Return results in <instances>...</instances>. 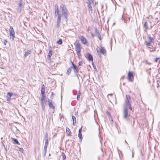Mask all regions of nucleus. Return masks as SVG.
<instances>
[{
    "instance_id": "nucleus-1",
    "label": "nucleus",
    "mask_w": 160,
    "mask_h": 160,
    "mask_svg": "<svg viewBox=\"0 0 160 160\" xmlns=\"http://www.w3.org/2000/svg\"><path fill=\"white\" fill-rule=\"evenodd\" d=\"M126 99L125 101V103L124 104V109L123 111V117L124 119L127 121H128L130 118V116L129 115L128 112V108H129L131 110H132L131 105V98L129 95H126Z\"/></svg>"
},
{
    "instance_id": "nucleus-2",
    "label": "nucleus",
    "mask_w": 160,
    "mask_h": 160,
    "mask_svg": "<svg viewBox=\"0 0 160 160\" xmlns=\"http://www.w3.org/2000/svg\"><path fill=\"white\" fill-rule=\"evenodd\" d=\"M60 8L61 9L62 15L65 21H68V17L69 15V12L65 6L63 4L60 5Z\"/></svg>"
},
{
    "instance_id": "nucleus-3",
    "label": "nucleus",
    "mask_w": 160,
    "mask_h": 160,
    "mask_svg": "<svg viewBox=\"0 0 160 160\" xmlns=\"http://www.w3.org/2000/svg\"><path fill=\"white\" fill-rule=\"evenodd\" d=\"M54 15L55 17L57 16L56 27L58 28L60 25L61 19V15L59 13V12H55Z\"/></svg>"
},
{
    "instance_id": "nucleus-4",
    "label": "nucleus",
    "mask_w": 160,
    "mask_h": 160,
    "mask_svg": "<svg viewBox=\"0 0 160 160\" xmlns=\"http://www.w3.org/2000/svg\"><path fill=\"white\" fill-rule=\"evenodd\" d=\"M75 46V49L76 51H81V47L78 40H76L75 43L74 44Z\"/></svg>"
},
{
    "instance_id": "nucleus-5",
    "label": "nucleus",
    "mask_w": 160,
    "mask_h": 160,
    "mask_svg": "<svg viewBox=\"0 0 160 160\" xmlns=\"http://www.w3.org/2000/svg\"><path fill=\"white\" fill-rule=\"evenodd\" d=\"M128 80L130 82H132L133 80V75L132 72H129L128 74Z\"/></svg>"
},
{
    "instance_id": "nucleus-6",
    "label": "nucleus",
    "mask_w": 160,
    "mask_h": 160,
    "mask_svg": "<svg viewBox=\"0 0 160 160\" xmlns=\"http://www.w3.org/2000/svg\"><path fill=\"white\" fill-rule=\"evenodd\" d=\"M80 39L82 43L86 45L88 43L86 39L83 36H81L80 37Z\"/></svg>"
},
{
    "instance_id": "nucleus-7",
    "label": "nucleus",
    "mask_w": 160,
    "mask_h": 160,
    "mask_svg": "<svg viewBox=\"0 0 160 160\" xmlns=\"http://www.w3.org/2000/svg\"><path fill=\"white\" fill-rule=\"evenodd\" d=\"M72 65V67H71V68H73L75 72L77 73L78 71V69L77 66L75 65L72 62H71Z\"/></svg>"
},
{
    "instance_id": "nucleus-8",
    "label": "nucleus",
    "mask_w": 160,
    "mask_h": 160,
    "mask_svg": "<svg viewBox=\"0 0 160 160\" xmlns=\"http://www.w3.org/2000/svg\"><path fill=\"white\" fill-rule=\"evenodd\" d=\"M13 93L8 92L7 93V99L8 101H10L11 99V97L13 96Z\"/></svg>"
},
{
    "instance_id": "nucleus-9",
    "label": "nucleus",
    "mask_w": 160,
    "mask_h": 160,
    "mask_svg": "<svg viewBox=\"0 0 160 160\" xmlns=\"http://www.w3.org/2000/svg\"><path fill=\"white\" fill-rule=\"evenodd\" d=\"M86 57L88 59L89 61H93V58L91 54L88 53L86 54Z\"/></svg>"
},
{
    "instance_id": "nucleus-10",
    "label": "nucleus",
    "mask_w": 160,
    "mask_h": 160,
    "mask_svg": "<svg viewBox=\"0 0 160 160\" xmlns=\"http://www.w3.org/2000/svg\"><path fill=\"white\" fill-rule=\"evenodd\" d=\"M48 104L50 108H52L53 109H55V106L52 103V100H49L48 101Z\"/></svg>"
},
{
    "instance_id": "nucleus-11",
    "label": "nucleus",
    "mask_w": 160,
    "mask_h": 160,
    "mask_svg": "<svg viewBox=\"0 0 160 160\" xmlns=\"http://www.w3.org/2000/svg\"><path fill=\"white\" fill-rule=\"evenodd\" d=\"M15 32H10V37L11 39H12V40H14L15 36Z\"/></svg>"
},
{
    "instance_id": "nucleus-12",
    "label": "nucleus",
    "mask_w": 160,
    "mask_h": 160,
    "mask_svg": "<svg viewBox=\"0 0 160 160\" xmlns=\"http://www.w3.org/2000/svg\"><path fill=\"white\" fill-rule=\"evenodd\" d=\"M95 31L96 34V35L97 36V37H98V38L100 40H101V36L99 33V32L98 31V30H97V29L96 28L95 29Z\"/></svg>"
},
{
    "instance_id": "nucleus-13",
    "label": "nucleus",
    "mask_w": 160,
    "mask_h": 160,
    "mask_svg": "<svg viewBox=\"0 0 160 160\" xmlns=\"http://www.w3.org/2000/svg\"><path fill=\"white\" fill-rule=\"evenodd\" d=\"M100 51L103 55H106V51L102 47H101Z\"/></svg>"
},
{
    "instance_id": "nucleus-14",
    "label": "nucleus",
    "mask_w": 160,
    "mask_h": 160,
    "mask_svg": "<svg viewBox=\"0 0 160 160\" xmlns=\"http://www.w3.org/2000/svg\"><path fill=\"white\" fill-rule=\"evenodd\" d=\"M66 131L68 136H71L70 130L68 128H66Z\"/></svg>"
},
{
    "instance_id": "nucleus-15",
    "label": "nucleus",
    "mask_w": 160,
    "mask_h": 160,
    "mask_svg": "<svg viewBox=\"0 0 160 160\" xmlns=\"http://www.w3.org/2000/svg\"><path fill=\"white\" fill-rule=\"evenodd\" d=\"M52 54V50L49 51V52L48 55V59H50L51 56Z\"/></svg>"
},
{
    "instance_id": "nucleus-16",
    "label": "nucleus",
    "mask_w": 160,
    "mask_h": 160,
    "mask_svg": "<svg viewBox=\"0 0 160 160\" xmlns=\"http://www.w3.org/2000/svg\"><path fill=\"white\" fill-rule=\"evenodd\" d=\"M41 105L42 106V107H44V103L46 101V99L44 98H41Z\"/></svg>"
},
{
    "instance_id": "nucleus-17",
    "label": "nucleus",
    "mask_w": 160,
    "mask_h": 160,
    "mask_svg": "<svg viewBox=\"0 0 160 160\" xmlns=\"http://www.w3.org/2000/svg\"><path fill=\"white\" fill-rule=\"evenodd\" d=\"M32 52L31 50H28L27 52L25 53L24 55V57H26L29 54H30Z\"/></svg>"
},
{
    "instance_id": "nucleus-18",
    "label": "nucleus",
    "mask_w": 160,
    "mask_h": 160,
    "mask_svg": "<svg viewBox=\"0 0 160 160\" xmlns=\"http://www.w3.org/2000/svg\"><path fill=\"white\" fill-rule=\"evenodd\" d=\"M45 92V87L43 85L42 87L41 93L42 94L44 93Z\"/></svg>"
},
{
    "instance_id": "nucleus-19",
    "label": "nucleus",
    "mask_w": 160,
    "mask_h": 160,
    "mask_svg": "<svg viewBox=\"0 0 160 160\" xmlns=\"http://www.w3.org/2000/svg\"><path fill=\"white\" fill-rule=\"evenodd\" d=\"M72 119L73 121V124L74 126L75 125V123L76 122V118L74 116H72Z\"/></svg>"
},
{
    "instance_id": "nucleus-20",
    "label": "nucleus",
    "mask_w": 160,
    "mask_h": 160,
    "mask_svg": "<svg viewBox=\"0 0 160 160\" xmlns=\"http://www.w3.org/2000/svg\"><path fill=\"white\" fill-rule=\"evenodd\" d=\"M55 12H59L58 7L57 4L55 5Z\"/></svg>"
},
{
    "instance_id": "nucleus-21",
    "label": "nucleus",
    "mask_w": 160,
    "mask_h": 160,
    "mask_svg": "<svg viewBox=\"0 0 160 160\" xmlns=\"http://www.w3.org/2000/svg\"><path fill=\"white\" fill-rule=\"evenodd\" d=\"M144 27L146 30H145V31L146 32V30L148 29V24L146 22H145Z\"/></svg>"
},
{
    "instance_id": "nucleus-22",
    "label": "nucleus",
    "mask_w": 160,
    "mask_h": 160,
    "mask_svg": "<svg viewBox=\"0 0 160 160\" xmlns=\"http://www.w3.org/2000/svg\"><path fill=\"white\" fill-rule=\"evenodd\" d=\"M12 141H13L15 143H16L18 145L20 144L19 143V142H18V140L17 139L14 138H12Z\"/></svg>"
},
{
    "instance_id": "nucleus-23",
    "label": "nucleus",
    "mask_w": 160,
    "mask_h": 160,
    "mask_svg": "<svg viewBox=\"0 0 160 160\" xmlns=\"http://www.w3.org/2000/svg\"><path fill=\"white\" fill-rule=\"evenodd\" d=\"M148 48L151 49V50H150L151 52H152L155 50L156 49V47H153V46H152V47H149Z\"/></svg>"
},
{
    "instance_id": "nucleus-24",
    "label": "nucleus",
    "mask_w": 160,
    "mask_h": 160,
    "mask_svg": "<svg viewBox=\"0 0 160 160\" xmlns=\"http://www.w3.org/2000/svg\"><path fill=\"white\" fill-rule=\"evenodd\" d=\"M78 137H79L80 142L82 141V133H78Z\"/></svg>"
},
{
    "instance_id": "nucleus-25",
    "label": "nucleus",
    "mask_w": 160,
    "mask_h": 160,
    "mask_svg": "<svg viewBox=\"0 0 160 160\" xmlns=\"http://www.w3.org/2000/svg\"><path fill=\"white\" fill-rule=\"evenodd\" d=\"M71 68L68 69L67 70V73L68 75H69L71 73Z\"/></svg>"
},
{
    "instance_id": "nucleus-26",
    "label": "nucleus",
    "mask_w": 160,
    "mask_h": 160,
    "mask_svg": "<svg viewBox=\"0 0 160 160\" xmlns=\"http://www.w3.org/2000/svg\"><path fill=\"white\" fill-rule=\"evenodd\" d=\"M23 5V3H22V0H19V7H22Z\"/></svg>"
},
{
    "instance_id": "nucleus-27",
    "label": "nucleus",
    "mask_w": 160,
    "mask_h": 160,
    "mask_svg": "<svg viewBox=\"0 0 160 160\" xmlns=\"http://www.w3.org/2000/svg\"><path fill=\"white\" fill-rule=\"evenodd\" d=\"M57 43L59 44H61L62 43V39H60L57 42Z\"/></svg>"
},
{
    "instance_id": "nucleus-28",
    "label": "nucleus",
    "mask_w": 160,
    "mask_h": 160,
    "mask_svg": "<svg viewBox=\"0 0 160 160\" xmlns=\"http://www.w3.org/2000/svg\"><path fill=\"white\" fill-rule=\"evenodd\" d=\"M9 32H14V30L12 27H10V28L9 29Z\"/></svg>"
},
{
    "instance_id": "nucleus-29",
    "label": "nucleus",
    "mask_w": 160,
    "mask_h": 160,
    "mask_svg": "<svg viewBox=\"0 0 160 160\" xmlns=\"http://www.w3.org/2000/svg\"><path fill=\"white\" fill-rule=\"evenodd\" d=\"M79 92L78 93L77 96V99L79 100L80 98V97L81 95V93L80 91H79Z\"/></svg>"
},
{
    "instance_id": "nucleus-30",
    "label": "nucleus",
    "mask_w": 160,
    "mask_h": 160,
    "mask_svg": "<svg viewBox=\"0 0 160 160\" xmlns=\"http://www.w3.org/2000/svg\"><path fill=\"white\" fill-rule=\"evenodd\" d=\"M97 51L98 52V54L99 56L100 57L101 56L102 53L98 49H97Z\"/></svg>"
},
{
    "instance_id": "nucleus-31",
    "label": "nucleus",
    "mask_w": 160,
    "mask_h": 160,
    "mask_svg": "<svg viewBox=\"0 0 160 160\" xmlns=\"http://www.w3.org/2000/svg\"><path fill=\"white\" fill-rule=\"evenodd\" d=\"M92 3H90L88 2V7L89 8V9H90L91 11H92V8L91 6V4Z\"/></svg>"
},
{
    "instance_id": "nucleus-32",
    "label": "nucleus",
    "mask_w": 160,
    "mask_h": 160,
    "mask_svg": "<svg viewBox=\"0 0 160 160\" xmlns=\"http://www.w3.org/2000/svg\"><path fill=\"white\" fill-rule=\"evenodd\" d=\"M62 157L63 160H65V159L66 158V156L63 153H62Z\"/></svg>"
},
{
    "instance_id": "nucleus-33",
    "label": "nucleus",
    "mask_w": 160,
    "mask_h": 160,
    "mask_svg": "<svg viewBox=\"0 0 160 160\" xmlns=\"http://www.w3.org/2000/svg\"><path fill=\"white\" fill-rule=\"evenodd\" d=\"M45 145L48 146V139H45Z\"/></svg>"
},
{
    "instance_id": "nucleus-34",
    "label": "nucleus",
    "mask_w": 160,
    "mask_h": 160,
    "mask_svg": "<svg viewBox=\"0 0 160 160\" xmlns=\"http://www.w3.org/2000/svg\"><path fill=\"white\" fill-rule=\"evenodd\" d=\"M47 145H45L44 147V152H45V153L46 152V151H47Z\"/></svg>"
},
{
    "instance_id": "nucleus-35",
    "label": "nucleus",
    "mask_w": 160,
    "mask_h": 160,
    "mask_svg": "<svg viewBox=\"0 0 160 160\" xmlns=\"http://www.w3.org/2000/svg\"><path fill=\"white\" fill-rule=\"evenodd\" d=\"M80 52H81V51H76L78 57H79L80 56Z\"/></svg>"
},
{
    "instance_id": "nucleus-36",
    "label": "nucleus",
    "mask_w": 160,
    "mask_h": 160,
    "mask_svg": "<svg viewBox=\"0 0 160 160\" xmlns=\"http://www.w3.org/2000/svg\"><path fill=\"white\" fill-rule=\"evenodd\" d=\"M149 40H150V42H152L153 41V40L152 38L150 36H149Z\"/></svg>"
},
{
    "instance_id": "nucleus-37",
    "label": "nucleus",
    "mask_w": 160,
    "mask_h": 160,
    "mask_svg": "<svg viewBox=\"0 0 160 160\" xmlns=\"http://www.w3.org/2000/svg\"><path fill=\"white\" fill-rule=\"evenodd\" d=\"M88 1L90 3H93V0H88Z\"/></svg>"
},
{
    "instance_id": "nucleus-38",
    "label": "nucleus",
    "mask_w": 160,
    "mask_h": 160,
    "mask_svg": "<svg viewBox=\"0 0 160 160\" xmlns=\"http://www.w3.org/2000/svg\"><path fill=\"white\" fill-rule=\"evenodd\" d=\"M44 93L42 94V96L41 98H44L46 99V97L45 96V95L44 94Z\"/></svg>"
},
{
    "instance_id": "nucleus-39",
    "label": "nucleus",
    "mask_w": 160,
    "mask_h": 160,
    "mask_svg": "<svg viewBox=\"0 0 160 160\" xmlns=\"http://www.w3.org/2000/svg\"><path fill=\"white\" fill-rule=\"evenodd\" d=\"M8 42L6 40H4L3 41V43L5 45H6Z\"/></svg>"
},
{
    "instance_id": "nucleus-40",
    "label": "nucleus",
    "mask_w": 160,
    "mask_h": 160,
    "mask_svg": "<svg viewBox=\"0 0 160 160\" xmlns=\"http://www.w3.org/2000/svg\"><path fill=\"white\" fill-rule=\"evenodd\" d=\"M150 44H151V42H146V45L148 46H150Z\"/></svg>"
},
{
    "instance_id": "nucleus-41",
    "label": "nucleus",
    "mask_w": 160,
    "mask_h": 160,
    "mask_svg": "<svg viewBox=\"0 0 160 160\" xmlns=\"http://www.w3.org/2000/svg\"><path fill=\"white\" fill-rule=\"evenodd\" d=\"M82 64V62H79L78 63V64L79 66H81Z\"/></svg>"
},
{
    "instance_id": "nucleus-42",
    "label": "nucleus",
    "mask_w": 160,
    "mask_h": 160,
    "mask_svg": "<svg viewBox=\"0 0 160 160\" xmlns=\"http://www.w3.org/2000/svg\"><path fill=\"white\" fill-rule=\"evenodd\" d=\"M48 139V135L47 134H46V136H45V139Z\"/></svg>"
},
{
    "instance_id": "nucleus-43",
    "label": "nucleus",
    "mask_w": 160,
    "mask_h": 160,
    "mask_svg": "<svg viewBox=\"0 0 160 160\" xmlns=\"http://www.w3.org/2000/svg\"><path fill=\"white\" fill-rule=\"evenodd\" d=\"M82 132V128H81L79 130V133H81Z\"/></svg>"
},
{
    "instance_id": "nucleus-44",
    "label": "nucleus",
    "mask_w": 160,
    "mask_h": 160,
    "mask_svg": "<svg viewBox=\"0 0 160 160\" xmlns=\"http://www.w3.org/2000/svg\"><path fill=\"white\" fill-rule=\"evenodd\" d=\"M159 58H156L155 60V62H157V61H158V60H159Z\"/></svg>"
},
{
    "instance_id": "nucleus-45",
    "label": "nucleus",
    "mask_w": 160,
    "mask_h": 160,
    "mask_svg": "<svg viewBox=\"0 0 160 160\" xmlns=\"http://www.w3.org/2000/svg\"><path fill=\"white\" fill-rule=\"evenodd\" d=\"M51 93H52V95H51V98H52V95H54V93L53 92H51Z\"/></svg>"
},
{
    "instance_id": "nucleus-46",
    "label": "nucleus",
    "mask_w": 160,
    "mask_h": 160,
    "mask_svg": "<svg viewBox=\"0 0 160 160\" xmlns=\"http://www.w3.org/2000/svg\"><path fill=\"white\" fill-rule=\"evenodd\" d=\"M13 95H14L15 96H18L15 93H13Z\"/></svg>"
},
{
    "instance_id": "nucleus-47",
    "label": "nucleus",
    "mask_w": 160,
    "mask_h": 160,
    "mask_svg": "<svg viewBox=\"0 0 160 160\" xmlns=\"http://www.w3.org/2000/svg\"><path fill=\"white\" fill-rule=\"evenodd\" d=\"M107 114H108V115H109V116H111V114H110V113L109 112H108L107 113Z\"/></svg>"
},
{
    "instance_id": "nucleus-48",
    "label": "nucleus",
    "mask_w": 160,
    "mask_h": 160,
    "mask_svg": "<svg viewBox=\"0 0 160 160\" xmlns=\"http://www.w3.org/2000/svg\"><path fill=\"white\" fill-rule=\"evenodd\" d=\"M134 153L132 152V157H134Z\"/></svg>"
},
{
    "instance_id": "nucleus-49",
    "label": "nucleus",
    "mask_w": 160,
    "mask_h": 160,
    "mask_svg": "<svg viewBox=\"0 0 160 160\" xmlns=\"http://www.w3.org/2000/svg\"><path fill=\"white\" fill-rule=\"evenodd\" d=\"M42 108L43 110H44V107H42Z\"/></svg>"
},
{
    "instance_id": "nucleus-50",
    "label": "nucleus",
    "mask_w": 160,
    "mask_h": 160,
    "mask_svg": "<svg viewBox=\"0 0 160 160\" xmlns=\"http://www.w3.org/2000/svg\"><path fill=\"white\" fill-rule=\"evenodd\" d=\"M91 35L92 37H93V35L91 33Z\"/></svg>"
},
{
    "instance_id": "nucleus-51",
    "label": "nucleus",
    "mask_w": 160,
    "mask_h": 160,
    "mask_svg": "<svg viewBox=\"0 0 160 160\" xmlns=\"http://www.w3.org/2000/svg\"><path fill=\"white\" fill-rule=\"evenodd\" d=\"M111 118H112V121H113V119H112V117L111 116Z\"/></svg>"
},
{
    "instance_id": "nucleus-52",
    "label": "nucleus",
    "mask_w": 160,
    "mask_h": 160,
    "mask_svg": "<svg viewBox=\"0 0 160 160\" xmlns=\"http://www.w3.org/2000/svg\"><path fill=\"white\" fill-rule=\"evenodd\" d=\"M125 143H126L127 144H128V142H127V141H126V140L125 141Z\"/></svg>"
},
{
    "instance_id": "nucleus-53",
    "label": "nucleus",
    "mask_w": 160,
    "mask_h": 160,
    "mask_svg": "<svg viewBox=\"0 0 160 160\" xmlns=\"http://www.w3.org/2000/svg\"><path fill=\"white\" fill-rule=\"evenodd\" d=\"M134 123V119H133V123Z\"/></svg>"
},
{
    "instance_id": "nucleus-54",
    "label": "nucleus",
    "mask_w": 160,
    "mask_h": 160,
    "mask_svg": "<svg viewBox=\"0 0 160 160\" xmlns=\"http://www.w3.org/2000/svg\"><path fill=\"white\" fill-rule=\"evenodd\" d=\"M78 114V112H75V115H76V114Z\"/></svg>"
},
{
    "instance_id": "nucleus-55",
    "label": "nucleus",
    "mask_w": 160,
    "mask_h": 160,
    "mask_svg": "<svg viewBox=\"0 0 160 160\" xmlns=\"http://www.w3.org/2000/svg\"><path fill=\"white\" fill-rule=\"evenodd\" d=\"M124 22H126V21H125H125H124Z\"/></svg>"
},
{
    "instance_id": "nucleus-56",
    "label": "nucleus",
    "mask_w": 160,
    "mask_h": 160,
    "mask_svg": "<svg viewBox=\"0 0 160 160\" xmlns=\"http://www.w3.org/2000/svg\"><path fill=\"white\" fill-rule=\"evenodd\" d=\"M22 150H20V151H22Z\"/></svg>"
},
{
    "instance_id": "nucleus-57",
    "label": "nucleus",
    "mask_w": 160,
    "mask_h": 160,
    "mask_svg": "<svg viewBox=\"0 0 160 160\" xmlns=\"http://www.w3.org/2000/svg\"><path fill=\"white\" fill-rule=\"evenodd\" d=\"M22 150H20V151H22Z\"/></svg>"
},
{
    "instance_id": "nucleus-58",
    "label": "nucleus",
    "mask_w": 160,
    "mask_h": 160,
    "mask_svg": "<svg viewBox=\"0 0 160 160\" xmlns=\"http://www.w3.org/2000/svg\"><path fill=\"white\" fill-rule=\"evenodd\" d=\"M22 150H20V151H22Z\"/></svg>"
}]
</instances>
